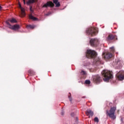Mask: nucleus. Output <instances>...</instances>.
I'll use <instances>...</instances> for the list:
<instances>
[{
    "label": "nucleus",
    "mask_w": 124,
    "mask_h": 124,
    "mask_svg": "<svg viewBox=\"0 0 124 124\" xmlns=\"http://www.w3.org/2000/svg\"><path fill=\"white\" fill-rule=\"evenodd\" d=\"M101 74L105 82H108L109 80L113 79V72L111 71L105 69L101 72Z\"/></svg>",
    "instance_id": "obj_1"
},
{
    "label": "nucleus",
    "mask_w": 124,
    "mask_h": 124,
    "mask_svg": "<svg viewBox=\"0 0 124 124\" xmlns=\"http://www.w3.org/2000/svg\"><path fill=\"white\" fill-rule=\"evenodd\" d=\"M117 110V108L116 107H112L110 108L109 110H106V115L108 116L109 118L112 119V120H115L117 117L115 115V112Z\"/></svg>",
    "instance_id": "obj_2"
},
{
    "label": "nucleus",
    "mask_w": 124,
    "mask_h": 124,
    "mask_svg": "<svg viewBox=\"0 0 124 124\" xmlns=\"http://www.w3.org/2000/svg\"><path fill=\"white\" fill-rule=\"evenodd\" d=\"M93 59L94 66H99L100 64H101V60L99 57H97V53L94 50H93Z\"/></svg>",
    "instance_id": "obj_3"
},
{
    "label": "nucleus",
    "mask_w": 124,
    "mask_h": 124,
    "mask_svg": "<svg viewBox=\"0 0 124 124\" xmlns=\"http://www.w3.org/2000/svg\"><path fill=\"white\" fill-rule=\"evenodd\" d=\"M86 56L88 59H93V50L88 49L86 53Z\"/></svg>",
    "instance_id": "obj_4"
},
{
    "label": "nucleus",
    "mask_w": 124,
    "mask_h": 124,
    "mask_svg": "<svg viewBox=\"0 0 124 124\" xmlns=\"http://www.w3.org/2000/svg\"><path fill=\"white\" fill-rule=\"evenodd\" d=\"M116 77L121 81L124 79V71H120L116 74Z\"/></svg>",
    "instance_id": "obj_5"
},
{
    "label": "nucleus",
    "mask_w": 124,
    "mask_h": 124,
    "mask_svg": "<svg viewBox=\"0 0 124 124\" xmlns=\"http://www.w3.org/2000/svg\"><path fill=\"white\" fill-rule=\"evenodd\" d=\"M118 38L117 37V35H113L110 34L108 35L107 40V41H111L112 40H117Z\"/></svg>",
    "instance_id": "obj_6"
},
{
    "label": "nucleus",
    "mask_w": 124,
    "mask_h": 124,
    "mask_svg": "<svg viewBox=\"0 0 124 124\" xmlns=\"http://www.w3.org/2000/svg\"><path fill=\"white\" fill-rule=\"evenodd\" d=\"M19 8L21 10V14L20 15V17H25L26 16V13H25V8L22 7L21 3H18Z\"/></svg>",
    "instance_id": "obj_7"
},
{
    "label": "nucleus",
    "mask_w": 124,
    "mask_h": 124,
    "mask_svg": "<svg viewBox=\"0 0 124 124\" xmlns=\"http://www.w3.org/2000/svg\"><path fill=\"white\" fill-rule=\"evenodd\" d=\"M54 6H55V5L53 4V2L49 1H47L46 4L43 5L42 7H46V8H47V7H54Z\"/></svg>",
    "instance_id": "obj_8"
},
{
    "label": "nucleus",
    "mask_w": 124,
    "mask_h": 124,
    "mask_svg": "<svg viewBox=\"0 0 124 124\" xmlns=\"http://www.w3.org/2000/svg\"><path fill=\"white\" fill-rule=\"evenodd\" d=\"M102 81V79H101V78L99 76L96 75L94 76V82L96 84H99Z\"/></svg>",
    "instance_id": "obj_9"
},
{
    "label": "nucleus",
    "mask_w": 124,
    "mask_h": 124,
    "mask_svg": "<svg viewBox=\"0 0 124 124\" xmlns=\"http://www.w3.org/2000/svg\"><path fill=\"white\" fill-rule=\"evenodd\" d=\"M86 33L89 34V35H91V36H93V28L90 27L88 28L86 30Z\"/></svg>",
    "instance_id": "obj_10"
},
{
    "label": "nucleus",
    "mask_w": 124,
    "mask_h": 124,
    "mask_svg": "<svg viewBox=\"0 0 124 124\" xmlns=\"http://www.w3.org/2000/svg\"><path fill=\"white\" fill-rule=\"evenodd\" d=\"M9 28V29H11V30H13V31H18V30L20 29V25L16 24L13 26H10Z\"/></svg>",
    "instance_id": "obj_11"
},
{
    "label": "nucleus",
    "mask_w": 124,
    "mask_h": 124,
    "mask_svg": "<svg viewBox=\"0 0 124 124\" xmlns=\"http://www.w3.org/2000/svg\"><path fill=\"white\" fill-rule=\"evenodd\" d=\"M112 53L110 52H107L106 54L104 55V58L105 60H109V59H111L112 57Z\"/></svg>",
    "instance_id": "obj_12"
},
{
    "label": "nucleus",
    "mask_w": 124,
    "mask_h": 124,
    "mask_svg": "<svg viewBox=\"0 0 124 124\" xmlns=\"http://www.w3.org/2000/svg\"><path fill=\"white\" fill-rule=\"evenodd\" d=\"M86 114L87 116H88L89 118H92V117L93 116V112L91 109H88L86 110Z\"/></svg>",
    "instance_id": "obj_13"
},
{
    "label": "nucleus",
    "mask_w": 124,
    "mask_h": 124,
    "mask_svg": "<svg viewBox=\"0 0 124 124\" xmlns=\"http://www.w3.org/2000/svg\"><path fill=\"white\" fill-rule=\"evenodd\" d=\"M99 44V39L95 38L93 39V46L94 47H96V46H98Z\"/></svg>",
    "instance_id": "obj_14"
},
{
    "label": "nucleus",
    "mask_w": 124,
    "mask_h": 124,
    "mask_svg": "<svg viewBox=\"0 0 124 124\" xmlns=\"http://www.w3.org/2000/svg\"><path fill=\"white\" fill-rule=\"evenodd\" d=\"M53 3H54L56 5V7H60V6H61V4H60L59 0H53Z\"/></svg>",
    "instance_id": "obj_15"
},
{
    "label": "nucleus",
    "mask_w": 124,
    "mask_h": 124,
    "mask_svg": "<svg viewBox=\"0 0 124 124\" xmlns=\"http://www.w3.org/2000/svg\"><path fill=\"white\" fill-rule=\"evenodd\" d=\"M29 18L33 21H38V18L32 16V15L31 14L29 15Z\"/></svg>",
    "instance_id": "obj_16"
},
{
    "label": "nucleus",
    "mask_w": 124,
    "mask_h": 124,
    "mask_svg": "<svg viewBox=\"0 0 124 124\" xmlns=\"http://www.w3.org/2000/svg\"><path fill=\"white\" fill-rule=\"evenodd\" d=\"M36 27V26L34 25H29L27 26V28L28 29H30L31 30H33V29H34V28H35Z\"/></svg>",
    "instance_id": "obj_17"
},
{
    "label": "nucleus",
    "mask_w": 124,
    "mask_h": 124,
    "mask_svg": "<svg viewBox=\"0 0 124 124\" xmlns=\"http://www.w3.org/2000/svg\"><path fill=\"white\" fill-rule=\"evenodd\" d=\"M98 33V28H93V34L96 35Z\"/></svg>",
    "instance_id": "obj_18"
},
{
    "label": "nucleus",
    "mask_w": 124,
    "mask_h": 124,
    "mask_svg": "<svg viewBox=\"0 0 124 124\" xmlns=\"http://www.w3.org/2000/svg\"><path fill=\"white\" fill-rule=\"evenodd\" d=\"M35 2V0H29L27 2V5H30V4H31V3H34Z\"/></svg>",
    "instance_id": "obj_19"
},
{
    "label": "nucleus",
    "mask_w": 124,
    "mask_h": 124,
    "mask_svg": "<svg viewBox=\"0 0 124 124\" xmlns=\"http://www.w3.org/2000/svg\"><path fill=\"white\" fill-rule=\"evenodd\" d=\"M89 43L92 47H93V39H91Z\"/></svg>",
    "instance_id": "obj_20"
},
{
    "label": "nucleus",
    "mask_w": 124,
    "mask_h": 124,
    "mask_svg": "<svg viewBox=\"0 0 124 124\" xmlns=\"http://www.w3.org/2000/svg\"><path fill=\"white\" fill-rule=\"evenodd\" d=\"M9 21L12 23H17V20L15 18H12V19H9Z\"/></svg>",
    "instance_id": "obj_21"
},
{
    "label": "nucleus",
    "mask_w": 124,
    "mask_h": 124,
    "mask_svg": "<svg viewBox=\"0 0 124 124\" xmlns=\"http://www.w3.org/2000/svg\"><path fill=\"white\" fill-rule=\"evenodd\" d=\"M28 73H29V74H30V75H34V71H33L32 70H29L28 71Z\"/></svg>",
    "instance_id": "obj_22"
},
{
    "label": "nucleus",
    "mask_w": 124,
    "mask_h": 124,
    "mask_svg": "<svg viewBox=\"0 0 124 124\" xmlns=\"http://www.w3.org/2000/svg\"><path fill=\"white\" fill-rule=\"evenodd\" d=\"M94 122H95V123H96L97 124H98V123H99V119H98V118L97 117H95L94 118Z\"/></svg>",
    "instance_id": "obj_23"
},
{
    "label": "nucleus",
    "mask_w": 124,
    "mask_h": 124,
    "mask_svg": "<svg viewBox=\"0 0 124 124\" xmlns=\"http://www.w3.org/2000/svg\"><path fill=\"white\" fill-rule=\"evenodd\" d=\"M109 49L111 53H114L115 52V48H114V47L112 46L111 47H110Z\"/></svg>",
    "instance_id": "obj_24"
},
{
    "label": "nucleus",
    "mask_w": 124,
    "mask_h": 124,
    "mask_svg": "<svg viewBox=\"0 0 124 124\" xmlns=\"http://www.w3.org/2000/svg\"><path fill=\"white\" fill-rule=\"evenodd\" d=\"M70 95L68 96V98L69 99V101L71 102L72 101V98L71 97V93H69Z\"/></svg>",
    "instance_id": "obj_25"
},
{
    "label": "nucleus",
    "mask_w": 124,
    "mask_h": 124,
    "mask_svg": "<svg viewBox=\"0 0 124 124\" xmlns=\"http://www.w3.org/2000/svg\"><path fill=\"white\" fill-rule=\"evenodd\" d=\"M85 83L87 85H90V84H91V81H90L89 80H86L85 81Z\"/></svg>",
    "instance_id": "obj_26"
},
{
    "label": "nucleus",
    "mask_w": 124,
    "mask_h": 124,
    "mask_svg": "<svg viewBox=\"0 0 124 124\" xmlns=\"http://www.w3.org/2000/svg\"><path fill=\"white\" fill-rule=\"evenodd\" d=\"M81 75H86L87 74V73L86 71H84V70H81Z\"/></svg>",
    "instance_id": "obj_27"
},
{
    "label": "nucleus",
    "mask_w": 124,
    "mask_h": 124,
    "mask_svg": "<svg viewBox=\"0 0 124 124\" xmlns=\"http://www.w3.org/2000/svg\"><path fill=\"white\" fill-rule=\"evenodd\" d=\"M30 10L31 12L32 13H33V9H32V6H30Z\"/></svg>",
    "instance_id": "obj_28"
},
{
    "label": "nucleus",
    "mask_w": 124,
    "mask_h": 124,
    "mask_svg": "<svg viewBox=\"0 0 124 124\" xmlns=\"http://www.w3.org/2000/svg\"><path fill=\"white\" fill-rule=\"evenodd\" d=\"M8 21H9V20H8V21H6V24H7V25H8V26H9V27H10V26H12V25H10V23H9V22H8Z\"/></svg>",
    "instance_id": "obj_29"
},
{
    "label": "nucleus",
    "mask_w": 124,
    "mask_h": 124,
    "mask_svg": "<svg viewBox=\"0 0 124 124\" xmlns=\"http://www.w3.org/2000/svg\"><path fill=\"white\" fill-rule=\"evenodd\" d=\"M117 65H120V64H121V61H117Z\"/></svg>",
    "instance_id": "obj_30"
},
{
    "label": "nucleus",
    "mask_w": 124,
    "mask_h": 124,
    "mask_svg": "<svg viewBox=\"0 0 124 124\" xmlns=\"http://www.w3.org/2000/svg\"><path fill=\"white\" fill-rule=\"evenodd\" d=\"M61 115H62V116H63V115H64V111H62V112H61Z\"/></svg>",
    "instance_id": "obj_31"
},
{
    "label": "nucleus",
    "mask_w": 124,
    "mask_h": 124,
    "mask_svg": "<svg viewBox=\"0 0 124 124\" xmlns=\"http://www.w3.org/2000/svg\"><path fill=\"white\" fill-rule=\"evenodd\" d=\"M46 16H49L50 15V13H47L46 15Z\"/></svg>",
    "instance_id": "obj_32"
},
{
    "label": "nucleus",
    "mask_w": 124,
    "mask_h": 124,
    "mask_svg": "<svg viewBox=\"0 0 124 124\" xmlns=\"http://www.w3.org/2000/svg\"><path fill=\"white\" fill-rule=\"evenodd\" d=\"M24 4H26V1L25 0H23Z\"/></svg>",
    "instance_id": "obj_33"
},
{
    "label": "nucleus",
    "mask_w": 124,
    "mask_h": 124,
    "mask_svg": "<svg viewBox=\"0 0 124 124\" xmlns=\"http://www.w3.org/2000/svg\"><path fill=\"white\" fill-rule=\"evenodd\" d=\"M0 9L1 10V9H2V7H1V6H0Z\"/></svg>",
    "instance_id": "obj_34"
},
{
    "label": "nucleus",
    "mask_w": 124,
    "mask_h": 124,
    "mask_svg": "<svg viewBox=\"0 0 124 124\" xmlns=\"http://www.w3.org/2000/svg\"><path fill=\"white\" fill-rule=\"evenodd\" d=\"M73 115V113H72V114H71V116H73V115Z\"/></svg>",
    "instance_id": "obj_35"
}]
</instances>
